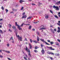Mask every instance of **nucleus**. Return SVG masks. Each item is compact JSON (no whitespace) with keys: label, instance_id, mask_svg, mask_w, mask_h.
Wrapping results in <instances>:
<instances>
[{"label":"nucleus","instance_id":"f257e3e1","mask_svg":"<svg viewBox=\"0 0 60 60\" xmlns=\"http://www.w3.org/2000/svg\"><path fill=\"white\" fill-rule=\"evenodd\" d=\"M16 34L19 40L20 41H22V37H20L19 35H17V32L16 33Z\"/></svg>","mask_w":60,"mask_h":60},{"label":"nucleus","instance_id":"f03ea898","mask_svg":"<svg viewBox=\"0 0 60 60\" xmlns=\"http://www.w3.org/2000/svg\"><path fill=\"white\" fill-rule=\"evenodd\" d=\"M40 40H41V41H42V42H44V43H46V45H50V44H48V43H47V42H46L44 40V39H40Z\"/></svg>","mask_w":60,"mask_h":60},{"label":"nucleus","instance_id":"7ed1b4c3","mask_svg":"<svg viewBox=\"0 0 60 60\" xmlns=\"http://www.w3.org/2000/svg\"><path fill=\"white\" fill-rule=\"evenodd\" d=\"M46 29V28L44 27V26L42 25L40 27V30H42L43 29Z\"/></svg>","mask_w":60,"mask_h":60},{"label":"nucleus","instance_id":"20e7f679","mask_svg":"<svg viewBox=\"0 0 60 60\" xmlns=\"http://www.w3.org/2000/svg\"><path fill=\"white\" fill-rule=\"evenodd\" d=\"M53 7L54 8H55L56 10H59V7L58 6H53Z\"/></svg>","mask_w":60,"mask_h":60},{"label":"nucleus","instance_id":"39448f33","mask_svg":"<svg viewBox=\"0 0 60 60\" xmlns=\"http://www.w3.org/2000/svg\"><path fill=\"white\" fill-rule=\"evenodd\" d=\"M49 15H45V18L46 19H48L49 18Z\"/></svg>","mask_w":60,"mask_h":60},{"label":"nucleus","instance_id":"423d86ee","mask_svg":"<svg viewBox=\"0 0 60 60\" xmlns=\"http://www.w3.org/2000/svg\"><path fill=\"white\" fill-rule=\"evenodd\" d=\"M26 51H27L28 52L30 53V50L29 49H27V47L26 46Z\"/></svg>","mask_w":60,"mask_h":60},{"label":"nucleus","instance_id":"0eeeda50","mask_svg":"<svg viewBox=\"0 0 60 60\" xmlns=\"http://www.w3.org/2000/svg\"><path fill=\"white\" fill-rule=\"evenodd\" d=\"M18 27L19 30H22V28H20V26H18Z\"/></svg>","mask_w":60,"mask_h":60},{"label":"nucleus","instance_id":"6e6552de","mask_svg":"<svg viewBox=\"0 0 60 60\" xmlns=\"http://www.w3.org/2000/svg\"><path fill=\"white\" fill-rule=\"evenodd\" d=\"M41 52L42 53V54H44L45 51L44 50V49H43V48H42V50L41 51Z\"/></svg>","mask_w":60,"mask_h":60},{"label":"nucleus","instance_id":"1a4fd4ad","mask_svg":"<svg viewBox=\"0 0 60 60\" xmlns=\"http://www.w3.org/2000/svg\"><path fill=\"white\" fill-rule=\"evenodd\" d=\"M26 15H23L22 16V19L24 18H26Z\"/></svg>","mask_w":60,"mask_h":60},{"label":"nucleus","instance_id":"9d476101","mask_svg":"<svg viewBox=\"0 0 60 60\" xmlns=\"http://www.w3.org/2000/svg\"><path fill=\"white\" fill-rule=\"evenodd\" d=\"M52 48V47H49V49H50V50H55V49H53Z\"/></svg>","mask_w":60,"mask_h":60},{"label":"nucleus","instance_id":"9b49d317","mask_svg":"<svg viewBox=\"0 0 60 60\" xmlns=\"http://www.w3.org/2000/svg\"><path fill=\"white\" fill-rule=\"evenodd\" d=\"M29 45L30 47V49H32V45H31V44L29 43Z\"/></svg>","mask_w":60,"mask_h":60},{"label":"nucleus","instance_id":"f8f14e48","mask_svg":"<svg viewBox=\"0 0 60 60\" xmlns=\"http://www.w3.org/2000/svg\"><path fill=\"white\" fill-rule=\"evenodd\" d=\"M49 54H51V55H54V54L52 52H49Z\"/></svg>","mask_w":60,"mask_h":60},{"label":"nucleus","instance_id":"ddd939ff","mask_svg":"<svg viewBox=\"0 0 60 60\" xmlns=\"http://www.w3.org/2000/svg\"><path fill=\"white\" fill-rule=\"evenodd\" d=\"M13 28L14 30H16V28L14 26H13Z\"/></svg>","mask_w":60,"mask_h":60},{"label":"nucleus","instance_id":"4468645a","mask_svg":"<svg viewBox=\"0 0 60 60\" xmlns=\"http://www.w3.org/2000/svg\"><path fill=\"white\" fill-rule=\"evenodd\" d=\"M37 40L38 41H39L40 39H39V37H37Z\"/></svg>","mask_w":60,"mask_h":60},{"label":"nucleus","instance_id":"2eb2a0df","mask_svg":"<svg viewBox=\"0 0 60 60\" xmlns=\"http://www.w3.org/2000/svg\"><path fill=\"white\" fill-rule=\"evenodd\" d=\"M24 2V1H23L22 0H20L19 1V2L20 3H22V2Z\"/></svg>","mask_w":60,"mask_h":60},{"label":"nucleus","instance_id":"dca6fc26","mask_svg":"<svg viewBox=\"0 0 60 60\" xmlns=\"http://www.w3.org/2000/svg\"><path fill=\"white\" fill-rule=\"evenodd\" d=\"M31 18H32V17L31 16L27 18V19H31Z\"/></svg>","mask_w":60,"mask_h":60},{"label":"nucleus","instance_id":"f3484780","mask_svg":"<svg viewBox=\"0 0 60 60\" xmlns=\"http://www.w3.org/2000/svg\"><path fill=\"white\" fill-rule=\"evenodd\" d=\"M51 32H53V33H55L54 31H53V30H52V29H51Z\"/></svg>","mask_w":60,"mask_h":60},{"label":"nucleus","instance_id":"a211bd4d","mask_svg":"<svg viewBox=\"0 0 60 60\" xmlns=\"http://www.w3.org/2000/svg\"><path fill=\"white\" fill-rule=\"evenodd\" d=\"M55 4H56V5H59V4L58 3V2H57L55 3Z\"/></svg>","mask_w":60,"mask_h":60},{"label":"nucleus","instance_id":"6ab92c4d","mask_svg":"<svg viewBox=\"0 0 60 60\" xmlns=\"http://www.w3.org/2000/svg\"><path fill=\"white\" fill-rule=\"evenodd\" d=\"M0 32L1 34H3V31L1 30H0Z\"/></svg>","mask_w":60,"mask_h":60},{"label":"nucleus","instance_id":"aec40b11","mask_svg":"<svg viewBox=\"0 0 60 60\" xmlns=\"http://www.w3.org/2000/svg\"><path fill=\"white\" fill-rule=\"evenodd\" d=\"M33 41L34 42H35V43H38V42H37L36 41Z\"/></svg>","mask_w":60,"mask_h":60},{"label":"nucleus","instance_id":"412c9836","mask_svg":"<svg viewBox=\"0 0 60 60\" xmlns=\"http://www.w3.org/2000/svg\"><path fill=\"white\" fill-rule=\"evenodd\" d=\"M55 55L56 56H59V54L56 53L55 54Z\"/></svg>","mask_w":60,"mask_h":60},{"label":"nucleus","instance_id":"4be33fe9","mask_svg":"<svg viewBox=\"0 0 60 60\" xmlns=\"http://www.w3.org/2000/svg\"><path fill=\"white\" fill-rule=\"evenodd\" d=\"M15 25L16 26H17L18 27V26H19V25L17 24V22H15Z\"/></svg>","mask_w":60,"mask_h":60},{"label":"nucleus","instance_id":"5701e85b","mask_svg":"<svg viewBox=\"0 0 60 60\" xmlns=\"http://www.w3.org/2000/svg\"><path fill=\"white\" fill-rule=\"evenodd\" d=\"M37 35H39V32L37 31Z\"/></svg>","mask_w":60,"mask_h":60},{"label":"nucleus","instance_id":"b1692460","mask_svg":"<svg viewBox=\"0 0 60 60\" xmlns=\"http://www.w3.org/2000/svg\"><path fill=\"white\" fill-rule=\"evenodd\" d=\"M54 17H55V18H56L57 19L58 18V17H57V16L56 15H54Z\"/></svg>","mask_w":60,"mask_h":60},{"label":"nucleus","instance_id":"393cba45","mask_svg":"<svg viewBox=\"0 0 60 60\" xmlns=\"http://www.w3.org/2000/svg\"><path fill=\"white\" fill-rule=\"evenodd\" d=\"M52 45V44H53L54 43V42H51L50 43Z\"/></svg>","mask_w":60,"mask_h":60},{"label":"nucleus","instance_id":"a878e982","mask_svg":"<svg viewBox=\"0 0 60 60\" xmlns=\"http://www.w3.org/2000/svg\"><path fill=\"white\" fill-rule=\"evenodd\" d=\"M50 12L51 13H52V14H53V11H52L51 10H50Z\"/></svg>","mask_w":60,"mask_h":60},{"label":"nucleus","instance_id":"bb28decb","mask_svg":"<svg viewBox=\"0 0 60 60\" xmlns=\"http://www.w3.org/2000/svg\"><path fill=\"white\" fill-rule=\"evenodd\" d=\"M34 51L35 52V53H37V52H38V51L36 50H34Z\"/></svg>","mask_w":60,"mask_h":60},{"label":"nucleus","instance_id":"cd10ccee","mask_svg":"<svg viewBox=\"0 0 60 60\" xmlns=\"http://www.w3.org/2000/svg\"><path fill=\"white\" fill-rule=\"evenodd\" d=\"M24 58L25 59V60H27V59H26V57H24Z\"/></svg>","mask_w":60,"mask_h":60},{"label":"nucleus","instance_id":"c85d7f7f","mask_svg":"<svg viewBox=\"0 0 60 60\" xmlns=\"http://www.w3.org/2000/svg\"><path fill=\"white\" fill-rule=\"evenodd\" d=\"M1 9L2 10H4V8L3 7H1Z\"/></svg>","mask_w":60,"mask_h":60},{"label":"nucleus","instance_id":"c756f323","mask_svg":"<svg viewBox=\"0 0 60 60\" xmlns=\"http://www.w3.org/2000/svg\"><path fill=\"white\" fill-rule=\"evenodd\" d=\"M29 29H31V26H30L29 27Z\"/></svg>","mask_w":60,"mask_h":60},{"label":"nucleus","instance_id":"7c9ffc66","mask_svg":"<svg viewBox=\"0 0 60 60\" xmlns=\"http://www.w3.org/2000/svg\"><path fill=\"white\" fill-rule=\"evenodd\" d=\"M5 11H6V12H8V10L7 9H6Z\"/></svg>","mask_w":60,"mask_h":60},{"label":"nucleus","instance_id":"2f4dec72","mask_svg":"<svg viewBox=\"0 0 60 60\" xmlns=\"http://www.w3.org/2000/svg\"><path fill=\"white\" fill-rule=\"evenodd\" d=\"M23 25H25L24 23H23L22 24L21 26H23Z\"/></svg>","mask_w":60,"mask_h":60},{"label":"nucleus","instance_id":"473e14b6","mask_svg":"<svg viewBox=\"0 0 60 60\" xmlns=\"http://www.w3.org/2000/svg\"><path fill=\"white\" fill-rule=\"evenodd\" d=\"M24 9V7H22V8H21V10H23Z\"/></svg>","mask_w":60,"mask_h":60},{"label":"nucleus","instance_id":"72a5a7b5","mask_svg":"<svg viewBox=\"0 0 60 60\" xmlns=\"http://www.w3.org/2000/svg\"><path fill=\"white\" fill-rule=\"evenodd\" d=\"M28 56H31V54H30V53H29L28 54Z\"/></svg>","mask_w":60,"mask_h":60},{"label":"nucleus","instance_id":"f704fd0d","mask_svg":"<svg viewBox=\"0 0 60 60\" xmlns=\"http://www.w3.org/2000/svg\"><path fill=\"white\" fill-rule=\"evenodd\" d=\"M38 48V47H37V46L35 47V49H37Z\"/></svg>","mask_w":60,"mask_h":60},{"label":"nucleus","instance_id":"c9c22d12","mask_svg":"<svg viewBox=\"0 0 60 60\" xmlns=\"http://www.w3.org/2000/svg\"><path fill=\"white\" fill-rule=\"evenodd\" d=\"M6 52L7 53H10V51H6Z\"/></svg>","mask_w":60,"mask_h":60},{"label":"nucleus","instance_id":"e433bc0d","mask_svg":"<svg viewBox=\"0 0 60 60\" xmlns=\"http://www.w3.org/2000/svg\"><path fill=\"white\" fill-rule=\"evenodd\" d=\"M38 22H39V21H38L36 22H34V23H38Z\"/></svg>","mask_w":60,"mask_h":60},{"label":"nucleus","instance_id":"4c0bfd02","mask_svg":"<svg viewBox=\"0 0 60 60\" xmlns=\"http://www.w3.org/2000/svg\"><path fill=\"white\" fill-rule=\"evenodd\" d=\"M57 32H58V33H60V30H58L57 31Z\"/></svg>","mask_w":60,"mask_h":60},{"label":"nucleus","instance_id":"58836bf2","mask_svg":"<svg viewBox=\"0 0 60 60\" xmlns=\"http://www.w3.org/2000/svg\"><path fill=\"white\" fill-rule=\"evenodd\" d=\"M58 29L59 30H60V27H58Z\"/></svg>","mask_w":60,"mask_h":60},{"label":"nucleus","instance_id":"ea45409f","mask_svg":"<svg viewBox=\"0 0 60 60\" xmlns=\"http://www.w3.org/2000/svg\"><path fill=\"white\" fill-rule=\"evenodd\" d=\"M7 45L8 47H9V44H7Z\"/></svg>","mask_w":60,"mask_h":60},{"label":"nucleus","instance_id":"a19ab883","mask_svg":"<svg viewBox=\"0 0 60 60\" xmlns=\"http://www.w3.org/2000/svg\"><path fill=\"white\" fill-rule=\"evenodd\" d=\"M41 47H42H42H43V45L42 44H41Z\"/></svg>","mask_w":60,"mask_h":60},{"label":"nucleus","instance_id":"79ce46f5","mask_svg":"<svg viewBox=\"0 0 60 60\" xmlns=\"http://www.w3.org/2000/svg\"><path fill=\"white\" fill-rule=\"evenodd\" d=\"M3 20V19H0V21H2Z\"/></svg>","mask_w":60,"mask_h":60},{"label":"nucleus","instance_id":"37998d69","mask_svg":"<svg viewBox=\"0 0 60 60\" xmlns=\"http://www.w3.org/2000/svg\"><path fill=\"white\" fill-rule=\"evenodd\" d=\"M9 31L10 32H12V30L10 29L9 30Z\"/></svg>","mask_w":60,"mask_h":60},{"label":"nucleus","instance_id":"c03bdc74","mask_svg":"<svg viewBox=\"0 0 60 60\" xmlns=\"http://www.w3.org/2000/svg\"><path fill=\"white\" fill-rule=\"evenodd\" d=\"M54 31H55V32H56V29H54Z\"/></svg>","mask_w":60,"mask_h":60},{"label":"nucleus","instance_id":"a18cd8bd","mask_svg":"<svg viewBox=\"0 0 60 60\" xmlns=\"http://www.w3.org/2000/svg\"><path fill=\"white\" fill-rule=\"evenodd\" d=\"M25 14V13L24 12L22 14V15H24Z\"/></svg>","mask_w":60,"mask_h":60},{"label":"nucleus","instance_id":"49530a36","mask_svg":"<svg viewBox=\"0 0 60 60\" xmlns=\"http://www.w3.org/2000/svg\"><path fill=\"white\" fill-rule=\"evenodd\" d=\"M57 41H58L59 42H60V40H59V39H57Z\"/></svg>","mask_w":60,"mask_h":60},{"label":"nucleus","instance_id":"de8ad7c7","mask_svg":"<svg viewBox=\"0 0 60 60\" xmlns=\"http://www.w3.org/2000/svg\"><path fill=\"white\" fill-rule=\"evenodd\" d=\"M30 41L31 42H32V39H30Z\"/></svg>","mask_w":60,"mask_h":60},{"label":"nucleus","instance_id":"09e8293b","mask_svg":"<svg viewBox=\"0 0 60 60\" xmlns=\"http://www.w3.org/2000/svg\"><path fill=\"white\" fill-rule=\"evenodd\" d=\"M12 10L13 11H16V10H15L14 9H12Z\"/></svg>","mask_w":60,"mask_h":60},{"label":"nucleus","instance_id":"8fccbe9b","mask_svg":"<svg viewBox=\"0 0 60 60\" xmlns=\"http://www.w3.org/2000/svg\"><path fill=\"white\" fill-rule=\"evenodd\" d=\"M9 27H10V28H11V24H9Z\"/></svg>","mask_w":60,"mask_h":60},{"label":"nucleus","instance_id":"3c124183","mask_svg":"<svg viewBox=\"0 0 60 60\" xmlns=\"http://www.w3.org/2000/svg\"><path fill=\"white\" fill-rule=\"evenodd\" d=\"M57 25H58L60 26V23H57Z\"/></svg>","mask_w":60,"mask_h":60},{"label":"nucleus","instance_id":"603ef678","mask_svg":"<svg viewBox=\"0 0 60 60\" xmlns=\"http://www.w3.org/2000/svg\"><path fill=\"white\" fill-rule=\"evenodd\" d=\"M24 25H28L29 26L30 25V24H24Z\"/></svg>","mask_w":60,"mask_h":60},{"label":"nucleus","instance_id":"864d4df0","mask_svg":"<svg viewBox=\"0 0 60 60\" xmlns=\"http://www.w3.org/2000/svg\"><path fill=\"white\" fill-rule=\"evenodd\" d=\"M32 5H35L34 4H32Z\"/></svg>","mask_w":60,"mask_h":60},{"label":"nucleus","instance_id":"5fc2aeb1","mask_svg":"<svg viewBox=\"0 0 60 60\" xmlns=\"http://www.w3.org/2000/svg\"><path fill=\"white\" fill-rule=\"evenodd\" d=\"M8 58V60H11V59H10L9 58Z\"/></svg>","mask_w":60,"mask_h":60},{"label":"nucleus","instance_id":"6e6d98bb","mask_svg":"<svg viewBox=\"0 0 60 60\" xmlns=\"http://www.w3.org/2000/svg\"><path fill=\"white\" fill-rule=\"evenodd\" d=\"M58 2V3L59 4H60V1H59L58 2Z\"/></svg>","mask_w":60,"mask_h":60},{"label":"nucleus","instance_id":"4d7b16f0","mask_svg":"<svg viewBox=\"0 0 60 60\" xmlns=\"http://www.w3.org/2000/svg\"><path fill=\"white\" fill-rule=\"evenodd\" d=\"M48 41V42H50V40H49Z\"/></svg>","mask_w":60,"mask_h":60},{"label":"nucleus","instance_id":"13d9d810","mask_svg":"<svg viewBox=\"0 0 60 60\" xmlns=\"http://www.w3.org/2000/svg\"><path fill=\"white\" fill-rule=\"evenodd\" d=\"M56 45H59V43H57L56 44Z\"/></svg>","mask_w":60,"mask_h":60},{"label":"nucleus","instance_id":"bf43d9fd","mask_svg":"<svg viewBox=\"0 0 60 60\" xmlns=\"http://www.w3.org/2000/svg\"><path fill=\"white\" fill-rule=\"evenodd\" d=\"M25 41H27V39H26V38H25Z\"/></svg>","mask_w":60,"mask_h":60},{"label":"nucleus","instance_id":"052dcab7","mask_svg":"<svg viewBox=\"0 0 60 60\" xmlns=\"http://www.w3.org/2000/svg\"><path fill=\"white\" fill-rule=\"evenodd\" d=\"M47 48H48V49H49V47L47 46Z\"/></svg>","mask_w":60,"mask_h":60},{"label":"nucleus","instance_id":"680f3d73","mask_svg":"<svg viewBox=\"0 0 60 60\" xmlns=\"http://www.w3.org/2000/svg\"><path fill=\"white\" fill-rule=\"evenodd\" d=\"M50 58L51 59V60H52V59H53V58H52L51 57H50Z\"/></svg>","mask_w":60,"mask_h":60},{"label":"nucleus","instance_id":"e2e57ef3","mask_svg":"<svg viewBox=\"0 0 60 60\" xmlns=\"http://www.w3.org/2000/svg\"><path fill=\"white\" fill-rule=\"evenodd\" d=\"M38 4H42L40 3H38Z\"/></svg>","mask_w":60,"mask_h":60},{"label":"nucleus","instance_id":"0e129e2a","mask_svg":"<svg viewBox=\"0 0 60 60\" xmlns=\"http://www.w3.org/2000/svg\"><path fill=\"white\" fill-rule=\"evenodd\" d=\"M10 39L11 40V39H12V40H13V39H12V37H11V38H10Z\"/></svg>","mask_w":60,"mask_h":60},{"label":"nucleus","instance_id":"69168bd1","mask_svg":"<svg viewBox=\"0 0 60 60\" xmlns=\"http://www.w3.org/2000/svg\"><path fill=\"white\" fill-rule=\"evenodd\" d=\"M26 58H27V55H26Z\"/></svg>","mask_w":60,"mask_h":60},{"label":"nucleus","instance_id":"338daca9","mask_svg":"<svg viewBox=\"0 0 60 60\" xmlns=\"http://www.w3.org/2000/svg\"><path fill=\"white\" fill-rule=\"evenodd\" d=\"M0 57H3V56L0 55Z\"/></svg>","mask_w":60,"mask_h":60},{"label":"nucleus","instance_id":"774afa93","mask_svg":"<svg viewBox=\"0 0 60 60\" xmlns=\"http://www.w3.org/2000/svg\"><path fill=\"white\" fill-rule=\"evenodd\" d=\"M35 30L34 29H32V30L33 31H34Z\"/></svg>","mask_w":60,"mask_h":60}]
</instances>
